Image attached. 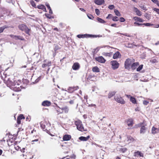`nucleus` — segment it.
<instances>
[{
  "label": "nucleus",
  "instance_id": "1",
  "mask_svg": "<svg viewBox=\"0 0 159 159\" xmlns=\"http://www.w3.org/2000/svg\"><path fill=\"white\" fill-rule=\"evenodd\" d=\"M1 78L7 85L11 88L14 83L12 78H11L9 76L6 75L4 74L3 76L2 75Z\"/></svg>",
  "mask_w": 159,
  "mask_h": 159
},
{
  "label": "nucleus",
  "instance_id": "2",
  "mask_svg": "<svg viewBox=\"0 0 159 159\" xmlns=\"http://www.w3.org/2000/svg\"><path fill=\"white\" fill-rule=\"evenodd\" d=\"M21 81L18 80L17 81H14V83L12 85L11 88L13 89V90L16 92L20 91L21 90L20 87Z\"/></svg>",
  "mask_w": 159,
  "mask_h": 159
},
{
  "label": "nucleus",
  "instance_id": "3",
  "mask_svg": "<svg viewBox=\"0 0 159 159\" xmlns=\"http://www.w3.org/2000/svg\"><path fill=\"white\" fill-rule=\"evenodd\" d=\"M19 29L22 31H24L27 34L30 35L29 32L30 30L27 26L23 24L20 25L19 26Z\"/></svg>",
  "mask_w": 159,
  "mask_h": 159
},
{
  "label": "nucleus",
  "instance_id": "4",
  "mask_svg": "<svg viewBox=\"0 0 159 159\" xmlns=\"http://www.w3.org/2000/svg\"><path fill=\"white\" fill-rule=\"evenodd\" d=\"M111 68L113 70L116 69L119 67V64L116 61H111Z\"/></svg>",
  "mask_w": 159,
  "mask_h": 159
},
{
  "label": "nucleus",
  "instance_id": "5",
  "mask_svg": "<svg viewBox=\"0 0 159 159\" xmlns=\"http://www.w3.org/2000/svg\"><path fill=\"white\" fill-rule=\"evenodd\" d=\"M114 98L115 100L118 103L122 104H124L125 103V101L120 96L116 95L115 96Z\"/></svg>",
  "mask_w": 159,
  "mask_h": 159
},
{
  "label": "nucleus",
  "instance_id": "6",
  "mask_svg": "<svg viewBox=\"0 0 159 159\" xmlns=\"http://www.w3.org/2000/svg\"><path fill=\"white\" fill-rule=\"evenodd\" d=\"M133 60L130 59H127L125 62V68L129 69L133 61Z\"/></svg>",
  "mask_w": 159,
  "mask_h": 159
},
{
  "label": "nucleus",
  "instance_id": "7",
  "mask_svg": "<svg viewBox=\"0 0 159 159\" xmlns=\"http://www.w3.org/2000/svg\"><path fill=\"white\" fill-rule=\"evenodd\" d=\"M79 89V87L78 86H74L73 87H69L67 89V91L70 93H72L74 91L77 90Z\"/></svg>",
  "mask_w": 159,
  "mask_h": 159
},
{
  "label": "nucleus",
  "instance_id": "8",
  "mask_svg": "<svg viewBox=\"0 0 159 159\" xmlns=\"http://www.w3.org/2000/svg\"><path fill=\"white\" fill-rule=\"evenodd\" d=\"M95 59L97 61L102 63H104L106 61V60L102 56H100L98 57H96L95 58Z\"/></svg>",
  "mask_w": 159,
  "mask_h": 159
},
{
  "label": "nucleus",
  "instance_id": "9",
  "mask_svg": "<svg viewBox=\"0 0 159 159\" xmlns=\"http://www.w3.org/2000/svg\"><path fill=\"white\" fill-rule=\"evenodd\" d=\"M59 108L62 111L61 112V113L64 112L66 113L68 112L69 110V108L67 106H65L61 107H59Z\"/></svg>",
  "mask_w": 159,
  "mask_h": 159
},
{
  "label": "nucleus",
  "instance_id": "10",
  "mask_svg": "<svg viewBox=\"0 0 159 159\" xmlns=\"http://www.w3.org/2000/svg\"><path fill=\"white\" fill-rule=\"evenodd\" d=\"M92 35L84 34H79L77 35V37L79 38H89L92 37Z\"/></svg>",
  "mask_w": 159,
  "mask_h": 159
},
{
  "label": "nucleus",
  "instance_id": "11",
  "mask_svg": "<svg viewBox=\"0 0 159 159\" xmlns=\"http://www.w3.org/2000/svg\"><path fill=\"white\" fill-rule=\"evenodd\" d=\"M121 55L120 53L117 51L113 55V58L114 59H116L118 58H120Z\"/></svg>",
  "mask_w": 159,
  "mask_h": 159
},
{
  "label": "nucleus",
  "instance_id": "12",
  "mask_svg": "<svg viewBox=\"0 0 159 159\" xmlns=\"http://www.w3.org/2000/svg\"><path fill=\"white\" fill-rule=\"evenodd\" d=\"M89 136H88L87 137L81 136L79 138V139L81 141H86L90 138Z\"/></svg>",
  "mask_w": 159,
  "mask_h": 159
},
{
  "label": "nucleus",
  "instance_id": "13",
  "mask_svg": "<svg viewBox=\"0 0 159 159\" xmlns=\"http://www.w3.org/2000/svg\"><path fill=\"white\" fill-rule=\"evenodd\" d=\"M94 2L96 4L100 5L104 3V0H95Z\"/></svg>",
  "mask_w": 159,
  "mask_h": 159
},
{
  "label": "nucleus",
  "instance_id": "14",
  "mask_svg": "<svg viewBox=\"0 0 159 159\" xmlns=\"http://www.w3.org/2000/svg\"><path fill=\"white\" fill-rule=\"evenodd\" d=\"M159 132V129L156 128L153 126L152 129V133L153 134H155Z\"/></svg>",
  "mask_w": 159,
  "mask_h": 159
},
{
  "label": "nucleus",
  "instance_id": "15",
  "mask_svg": "<svg viewBox=\"0 0 159 159\" xmlns=\"http://www.w3.org/2000/svg\"><path fill=\"white\" fill-rule=\"evenodd\" d=\"M80 68V65L78 63H75L72 66V68L74 70H77Z\"/></svg>",
  "mask_w": 159,
  "mask_h": 159
},
{
  "label": "nucleus",
  "instance_id": "16",
  "mask_svg": "<svg viewBox=\"0 0 159 159\" xmlns=\"http://www.w3.org/2000/svg\"><path fill=\"white\" fill-rule=\"evenodd\" d=\"M71 138V136L69 135H65L63 137L64 141H68Z\"/></svg>",
  "mask_w": 159,
  "mask_h": 159
},
{
  "label": "nucleus",
  "instance_id": "17",
  "mask_svg": "<svg viewBox=\"0 0 159 159\" xmlns=\"http://www.w3.org/2000/svg\"><path fill=\"white\" fill-rule=\"evenodd\" d=\"M139 63L138 62L134 63L132 64L131 66V68L133 70L136 69L137 67L139 65Z\"/></svg>",
  "mask_w": 159,
  "mask_h": 159
},
{
  "label": "nucleus",
  "instance_id": "18",
  "mask_svg": "<svg viewBox=\"0 0 159 159\" xmlns=\"http://www.w3.org/2000/svg\"><path fill=\"white\" fill-rule=\"evenodd\" d=\"M134 11L136 13V14L139 16L142 15L141 12L136 7H134Z\"/></svg>",
  "mask_w": 159,
  "mask_h": 159
},
{
  "label": "nucleus",
  "instance_id": "19",
  "mask_svg": "<svg viewBox=\"0 0 159 159\" xmlns=\"http://www.w3.org/2000/svg\"><path fill=\"white\" fill-rule=\"evenodd\" d=\"M135 156L136 157L139 156L143 157V154L141 152L138 151L135 152Z\"/></svg>",
  "mask_w": 159,
  "mask_h": 159
},
{
  "label": "nucleus",
  "instance_id": "20",
  "mask_svg": "<svg viewBox=\"0 0 159 159\" xmlns=\"http://www.w3.org/2000/svg\"><path fill=\"white\" fill-rule=\"evenodd\" d=\"M51 104V102L48 101H44L42 103V105L43 106H49Z\"/></svg>",
  "mask_w": 159,
  "mask_h": 159
},
{
  "label": "nucleus",
  "instance_id": "21",
  "mask_svg": "<svg viewBox=\"0 0 159 159\" xmlns=\"http://www.w3.org/2000/svg\"><path fill=\"white\" fill-rule=\"evenodd\" d=\"M127 125L129 126H131L133 124V120L131 119H129L127 121Z\"/></svg>",
  "mask_w": 159,
  "mask_h": 159
},
{
  "label": "nucleus",
  "instance_id": "22",
  "mask_svg": "<svg viewBox=\"0 0 159 159\" xmlns=\"http://www.w3.org/2000/svg\"><path fill=\"white\" fill-rule=\"evenodd\" d=\"M146 129L147 128L145 127L144 126L142 125L140 130V133L141 134H144L145 132Z\"/></svg>",
  "mask_w": 159,
  "mask_h": 159
},
{
  "label": "nucleus",
  "instance_id": "23",
  "mask_svg": "<svg viewBox=\"0 0 159 159\" xmlns=\"http://www.w3.org/2000/svg\"><path fill=\"white\" fill-rule=\"evenodd\" d=\"M133 19L136 21L140 22H143L144 21V20L141 18L137 17H134L133 18Z\"/></svg>",
  "mask_w": 159,
  "mask_h": 159
},
{
  "label": "nucleus",
  "instance_id": "24",
  "mask_svg": "<svg viewBox=\"0 0 159 159\" xmlns=\"http://www.w3.org/2000/svg\"><path fill=\"white\" fill-rule=\"evenodd\" d=\"M82 123L81 121L79 120L75 121V124L77 128H79V127H78V126L80 125Z\"/></svg>",
  "mask_w": 159,
  "mask_h": 159
},
{
  "label": "nucleus",
  "instance_id": "25",
  "mask_svg": "<svg viewBox=\"0 0 159 159\" xmlns=\"http://www.w3.org/2000/svg\"><path fill=\"white\" fill-rule=\"evenodd\" d=\"M38 8L39 9H41L44 11L46 12V9L45 6L43 5H40L38 6Z\"/></svg>",
  "mask_w": 159,
  "mask_h": 159
},
{
  "label": "nucleus",
  "instance_id": "26",
  "mask_svg": "<svg viewBox=\"0 0 159 159\" xmlns=\"http://www.w3.org/2000/svg\"><path fill=\"white\" fill-rule=\"evenodd\" d=\"M80 125L78 126V127H79V128H77V129L81 131H86V130L84 129L82 124V123L81 125Z\"/></svg>",
  "mask_w": 159,
  "mask_h": 159
},
{
  "label": "nucleus",
  "instance_id": "27",
  "mask_svg": "<svg viewBox=\"0 0 159 159\" xmlns=\"http://www.w3.org/2000/svg\"><path fill=\"white\" fill-rule=\"evenodd\" d=\"M51 61H48L47 63H44L42 65V67L43 68H44L45 67L47 66H50L51 65Z\"/></svg>",
  "mask_w": 159,
  "mask_h": 159
},
{
  "label": "nucleus",
  "instance_id": "28",
  "mask_svg": "<svg viewBox=\"0 0 159 159\" xmlns=\"http://www.w3.org/2000/svg\"><path fill=\"white\" fill-rule=\"evenodd\" d=\"M92 71L94 72H99V68L97 66H95L93 68Z\"/></svg>",
  "mask_w": 159,
  "mask_h": 159
},
{
  "label": "nucleus",
  "instance_id": "29",
  "mask_svg": "<svg viewBox=\"0 0 159 159\" xmlns=\"http://www.w3.org/2000/svg\"><path fill=\"white\" fill-rule=\"evenodd\" d=\"M116 93V92L114 91L111 92H110L108 95V97L109 98H110L113 96Z\"/></svg>",
  "mask_w": 159,
  "mask_h": 159
},
{
  "label": "nucleus",
  "instance_id": "30",
  "mask_svg": "<svg viewBox=\"0 0 159 159\" xmlns=\"http://www.w3.org/2000/svg\"><path fill=\"white\" fill-rule=\"evenodd\" d=\"M8 28V26L7 25H4L2 27H0V33H2L5 29Z\"/></svg>",
  "mask_w": 159,
  "mask_h": 159
},
{
  "label": "nucleus",
  "instance_id": "31",
  "mask_svg": "<svg viewBox=\"0 0 159 159\" xmlns=\"http://www.w3.org/2000/svg\"><path fill=\"white\" fill-rule=\"evenodd\" d=\"M97 20L99 22L101 23H104L106 22L105 21L103 20L98 17L97 18Z\"/></svg>",
  "mask_w": 159,
  "mask_h": 159
},
{
  "label": "nucleus",
  "instance_id": "32",
  "mask_svg": "<svg viewBox=\"0 0 159 159\" xmlns=\"http://www.w3.org/2000/svg\"><path fill=\"white\" fill-rule=\"evenodd\" d=\"M114 12L116 16H121V14L120 12L118 10L115 9L114 10Z\"/></svg>",
  "mask_w": 159,
  "mask_h": 159
},
{
  "label": "nucleus",
  "instance_id": "33",
  "mask_svg": "<svg viewBox=\"0 0 159 159\" xmlns=\"http://www.w3.org/2000/svg\"><path fill=\"white\" fill-rule=\"evenodd\" d=\"M103 55L104 56H108L109 57H111V56L112 55V52H109V53H106V52H104L103 53Z\"/></svg>",
  "mask_w": 159,
  "mask_h": 159
},
{
  "label": "nucleus",
  "instance_id": "34",
  "mask_svg": "<svg viewBox=\"0 0 159 159\" xmlns=\"http://www.w3.org/2000/svg\"><path fill=\"white\" fill-rule=\"evenodd\" d=\"M15 39H19L21 40H24V39L21 36L16 35V36L15 37Z\"/></svg>",
  "mask_w": 159,
  "mask_h": 159
},
{
  "label": "nucleus",
  "instance_id": "35",
  "mask_svg": "<svg viewBox=\"0 0 159 159\" xmlns=\"http://www.w3.org/2000/svg\"><path fill=\"white\" fill-rule=\"evenodd\" d=\"M130 101L131 102L133 103L134 104H136V101L135 99L132 97H130Z\"/></svg>",
  "mask_w": 159,
  "mask_h": 159
},
{
  "label": "nucleus",
  "instance_id": "36",
  "mask_svg": "<svg viewBox=\"0 0 159 159\" xmlns=\"http://www.w3.org/2000/svg\"><path fill=\"white\" fill-rule=\"evenodd\" d=\"M143 65H140L139 67L136 70L137 71H139L140 70H141L143 67Z\"/></svg>",
  "mask_w": 159,
  "mask_h": 159
},
{
  "label": "nucleus",
  "instance_id": "37",
  "mask_svg": "<svg viewBox=\"0 0 159 159\" xmlns=\"http://www.w3.org/2000/svg\"><path fill=\"white\" fill-rule=\"evenodd\" d=\"M36 137V136H33V139H34V140H33L32 141H31V144H33L34 143V142H37L38 141V139H34L35 138V137Z\"/></svg>",
  "mask_w": 159,
  "mask_h": 159
},
{
  "label": "nucleus",
  "instance_id": "38",
  "mask_svg": "<svg viewBox=\"0 0 159 159\" xmlns=\"http://www.w3.org/2000/svg\"><path fill=\"white\" fill-rule=\"evenodd\" d=\"M143 25H144L146 26H150L152 25H154L153 24H152L150 23H146L143 24Z\"/></svg>",
  "mask_w": 159,
  "mask_h": 159
},
{
  "label": "nucleus",
  "instance_id": "39",
  "mask_svg": "<svg viewBox=\"0 0 159 159\" xmlns=\"http://www.w3.org/2000/svg\"><path fill=\"white\" fill-rule=\"evenodd\" d=\"M112 20L114 21H117L119 20V18L116 16H113L112 17Z\"/></svg>",
  "mask_w": 159,
  "mask_h": 159
},
{
  "label": "nucleus",
  "instance_id": "40",
  "mask_svg": "<svg viewBox=\"0 0 159 159\" xmlns=\"http://www.w3.org/2000/svg\"><path fill=\"white\" fill-rule=\"evenodd\" d=\"M76 99H74L73 100H71L69 102L70 104H73L76 102Z\"/></svg>",
  "mask_w": 159,
  "mask_h": 159
},
{
  "label": "nucleus",
  "instance_id": "41",
  "mask_svg": "<svg viewBox=\"0 0 159 159\" xmlns=\"http://www.w3.org/2000/svg\"><path fill=\"white\" fill-rule=\"evenodd\" d=\"M134 26H140L143 25V24L139 23L136 22H135L134 23Z\"/></svg>",
  "mask_w": 159,
  "mask_h": 159
},
{
  "label": "nucleus",
  "instance_id": "42",
  "mask_svg": "<svg viewBox=\"0 0 159 159\" xmlns=\"http://www.w3.org/2000/svg\"><path fill=\"white\" fill-rule=\"evenodd\" d=\"M95 12L97 15H99L100 14V12L99 9H95Z\"/></svg>",
  "mask_w": 159,
  "mask_h": 159
},
{
  "label": "nucleus",
  "instance_id": "43",
  "mask_svg": "<svg viewBox=\"0 0 159 159\" xmlns=\"http://www.w3.org/2000/svg\"><path fill=\"white\" fill-rule=\"evenodd\" d=\"M87 16L88 18L92 20L94 18L93 16L91 14L87 15Z\"/></svg>",
  "mask_w": 159,
  "mask_h": 159
},
{
  "label": "nucleus",
  "instance_id": "44",
  "mask_svg": "<svg viewBox=\"0 0 159 159\" xmlns=\"http://www.w3.org/2000/svg\"><path fill=\"white\" fill-rule=\"evenodd\" d=\"M108 7L109 9L112 10L114 8L115 6L113 5H110Z\"/></svg>",
  "mask_w": 159,
  "mask_h": 159
},
{
  "label": "nucleus",
  "instance_id": "45",
  "mask_svg": "<svg viewBox=\"0 0 159 159\" xmlns=\"http://www.w3.org/2000/svg\"><path fill=\"white\" fill-rule=\"evenodd\" d=\"M151 1L154 3L156 4L157 5L159 4V2L157 0H151Z\"/></svg>",
  "mask_w": 159,
  "mask_h": 159
},
{
  "label": "nucleus",
  "instance_id": "46",
  "mask_svg": "<svg viewBox=\"0 0 159 159\" xmlns=\"http://www.w3.org/2000/svg\"><path fill=\"white\" fill-rule=\"evenodd\" d=\"M140 7L143 10L145 11H147V9L146 7L143 5L140 6Z\"/></svg>",
  "mask_w": 159,
  "mask_h": 159
},
{
  "label": "nucleus",
  "instance_id": "47",
  "mask_svg": "<svg viewBox=\"0 0 159 159\" xmlns=\"http://www.w3.org/2000/svg\"><path fill=\"white\" fill-rule=\"evenodd\" d=\"M120 21L121 22H124L125 21V20L124 18L121 17L120 18Z\"/></svg>",
  "mask_w": 159,
  "mask_h": 159
},
{
  "label": "nucleus",
  "instance_id": "48",
  "mask_svg": "<svg viewBox=\"0 0 159 159\" xmlns=\"http://www.w3.org/2000/svg\"><path fill=\"white\" fill-rule=\"evenodd\" d=\"M149 102L148 101H147L144 100L143 101V104L144 105H147L149 103Z\"/></svg>",
  "mask_w": 159,
  "mask_h": 159
},
{
  "label": "nucleus",
  "instance_id": "49",
  "mask_svg": "<svg viewBox=\"0 0 159 159\" xmlns=\"http://www.w3.org/2000/svg\"><path fill=\"white\" fill-rule=\"evenodd\" d=\"M18 118L20 119H24L25 118V117L23 116L22 115H20L18 117Z\"/></svg>",
  "mask_w": 159,
  "mask_h": 159
},
{
  "label": "nucleus",
  "instance_id": "50",
  "mask_svg": "<svg viewBox=\"0 0 159 159\" xmlns=\"http://www.w3.org/2000/svg\"><path fill=\"white\" fill-rule=\"evenodd\" d=\"M88 107H94L95 108L96 107V105L94 104H89Z\"/></svg>",
  "mask_w": 159,
  "mask_h": 159
},
{
  "label": "nucleus",
  "instance_id": "51",
  "mask_svg": "<svg viewBox=\"0 0 159 159\" xmlns=\"http://www.w3.org/2000/svg\"><path fill=\"white\" fill-rule=\"evenodd\" d=\"M153 10L159 14V9L156 8H153Z\"/></svg>",
  "mask_w": 159,
  "mask_h": 159
},
{
  "label": "nucleus",
  "instance_id": "52",
  "mask_svg": "<svg viewBox=\"0 0 159 159\" xmlns=\"http://www.w3.org/2000/svg\"><path fill=\"white\" fill-rule=\"evenodd\" d=\"M126 150H127V149L126 148H124L121 149L120 150V151L124 153L125 152V151H126Z\"/></svg>",
  "mask_w": 159,
  "mask_h": 159
},
{
  "label": "nucleus",
  "instance_id": "53",
  "mask_svg": "<svg viewBox=\"0 0 159 159\" xmlns=\"http://www.w3.org/2000/svg\"><path fill=\"white\" fill-rule=\"evenodd\" d=\"M41 127L43 129H44L45 128V125H44L43 124H41Z\"/></svg>",
  "mask_w": 159,
  "mask_h": 159
},
{
  "label": "nucleus",
  "instance_id": "54",
  "mask_svg": "<svg viewBox=\"0 0 159 159\" xmlns=\"http://www.w3.org/2000/svg\"><path fill=\"white\" fill-rule=\"evenodd\" d=\"M45 15L47 18H49V19H51L52 18H53L52 17H51V16H50L49 15L47 14H46Z\"/></svg>",
  "mask_w": 159,
  "mask_h": 159
},
{
  "label": "nucleus",
  "instance_id": "55",
  "mask_svg": "<svg viewBox=\"0 0 159 159\" xmlns=\"http://www.w3.org/2000/svg\"><path fill=\"white\" fill-rule=\"evenodd\" d=\"M31 4L33 7H35L36 6V5L34 2H31Z\"/></svg>",
  "mask_w": 159,
  "mask_h": 159
},
{
  "label": "nucleus",
  "instance_id": "56",
  "mask_svg": "<svg viewBox=\"0 0 159 159\" xmlns=\"http://www.w3.org/2000/svg\"><path fill=\"white\" fill-rule=\"evenodd\" d=\"M20 120H21V119H20L18 118H17V123H18V124H20V122H21Z\"/></svg>",
  "mask_w": 159,
  "mask_h": 159
},
{
  "label": "nucleus",
  "instance_id": "57",
  "mask_svg": "<svg viewBox=\"0 0 159 159\" xmlns=\"http://www.w3.org/2000/svg\"><path fill=\"white\" fill-rule=\"evenodd\" d=\"M41 79V76L39 77L35 80L36 83L38 82Z\"/></svg>",
  "mask_w": 159,
  "mask_h": 159
},
{
  "label": "nucleus",
  "instance_id": "58",
  "mask_svg": "<svg viewBox=\"0 0 159 159\" xmlns=\"http://www.w3.org/2000/svg\"><path fill=\"white\" fill-rule=\"evenodd\" d=\"M10 36L12 38H14L15 39V37L16 36V35H12V34H11L10 35Z\"/></svg>",
  "mask_w": 159,
  "mask_h": 159
},
{
  "label": "nucleus",
  "instance_id": "59",
  "mask_svg": "<svg viewBox=\"0 0 159 159\" xmlns=\"http://www.w3.org/2000/svg\"><path fill=\"white\" fill-rule=\"evenodd\" d=\"M75 157H76V156L74 154H73L71 156V158H74V159H75Z\"/></svg>",
  "mask_w": 159,
  "mask_h": 159
},
{
  "label": "nucleus",
  "instance_id": "60",
  "mask_svg": "<svg viewBox=\"0 0 159 159\" xmlns=\"http://www.w3.org/2000/svg\"><path fill=\"white\" fill-rule=\"evenodd\" d=\"M94 52H97L99 50V49L98 48H97L96 49H94Z\"/></svg>",
  "mask_w": 159,
  "mask_h": 159
},
{
  "label": "nucleus",
  "instance_id": "61",
  "mask_svg": "<svg viewBox=\"0 0 159 159\" xmlns=\"http://www.w3.org/2000/svg\"><path fill=\"white\" fill-rule=\"evenodd\" d=\"M154 28H158L159 27V24H157L155 25V26L153 27Z\"/></svg>",
  "mask_w": 159,
  "mask_h": 159
},
{
  "label": "nucleus",
  "instance_id": "62",
  "mask_svg": "<svg viewBox=\"0 0 159 159\" xmlns=\"http://www.w3.org/2000/svg\"><path fill=\"white\" fill-rule=\"evenodd\" d=\"M15 148L16 150H18L19 149L20 147L18 146L15 147Z\"/></svg>",
  "mask_w": 159,
  "mask_h": 159
},
{
  "label": "nucleus",
  "instance_id": "63",
  "mask_svg": "<svg viewBox=\"0 0 159 159\" xmlns=\"http://www.w3.org/2000/svg\"><path fill=\"white\" fill-rule=\"evenodd\" d=\"M84 98L86 100L87 102V99H88V96L87 95H85L84 96Z\"/></svg>",
  "mask_w": 159,
  "mask_h": 159
},
{
  "label": "nucleus",
  "instance_id": "64",
  "mask_svg": "<svg viewBox=\"0 0 159 159\" xmlns=\"http://www.w3.org/2000/svg\"><path fill=\"white\" fill-rule=\"evenodd\" d=\"M46 6L48 9H51L49 5L48 4H46Z\"/></svg>",
  "mask_w": 159,
  "mask_h": 159
}]
</instances>
